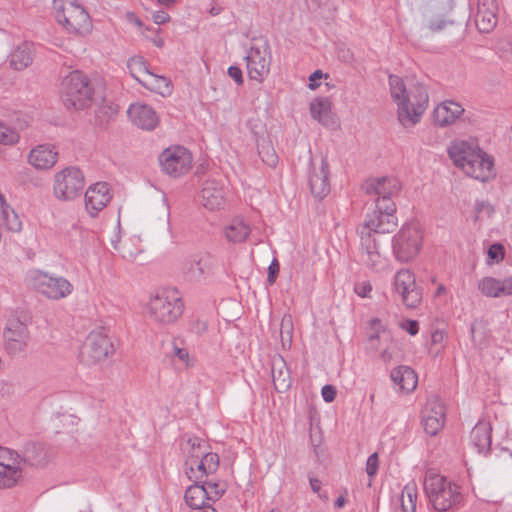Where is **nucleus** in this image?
<instances>
[{"label": "nucleus", "instance_id": "1", "mask_svg": "<svg viewBox=\"0 0 512 512\" xmlns=\"http://www.w3.org/2000/svg\"><path fill=\"white\" fill-rule=\"evenodd\" d=\"M390 95L397 105V119L404 128L414 127L428 107V91L424 84L406 86L402 78L389 76Z\"/></svg>", "mask_w": 512, "mask_h": 512}, {"label": "nucleus", "instance_id": "2", "mask_svg": "<svg viewBox=\"0 0 512 512\" xmlns=\"http://www.w3.org/2000/svg\"><path fill=\"white\" fill-rule=\"evenodd\" d=\"M184 301L175 287H158L149 294L146 304L149 319L160 326L175 324L183 315Z\"/></svg>", "mask_w": 512, "mask_h": 512}, {"label": "nucleus", "instance_id": "3", "mask_svg": "<svg viewBox=\"0 0 512 512\" xmlns=\"http://www.w3.org/2000/svg\"><path fill=\"white\" fill-rule=\"evenodd\" d=\"M423 490L429 504L437 512L454 509L462 501L460 487L434 470L426 471Z\"/></svg>", "mask_w": 512, "mask_h": 512}, {"label": "nucleus", "instance_id": "4", "mask_svg": "<svg viewBox=\"0 0 512 512\" xmlns=\"http://www.w3.org/2000/svg\"><path fill=\"white\" fill-rule=\"evenodd\" d=\"M26 281L35 291L52 301L68 298L74 292V285L67 278L40 269L29 270Z\"/></svg>", "mask_w": 512, "mask_h": 512}, {"label": "nucleus", "instance_id": "5", "mask_svg": "<svg viewBox=\"0 0 512 512\" xmlns=\"http://www.w3.org/2000/svg\"><path fill=\"white\" fill-rule=\"evenodd\" d=\"M53 11L56 21L67 32L81 35L90 32L91 18L77 0H53Z\"/></svg>", "mask_w": 512, "mask_h": 512}, {"label": "nucleus", "instance_id": "6", "mask_svg": "<svg viewBox=\"0 0 512 512\" xmlns=\"http://www.w3.org/2000/svg\"><path fill=\"white\" fill-rule=\"evenodd\" d=\"M60 92L68 107L85 109L92 102L93 88L88 77L78 70L71 71L63 77Z\"/></svg>", "mask_w": 512, "mask_h": 512}, {"label": "nucleus", "instance_id": "7", "mask_svg": "<svg viewBox=\"0 0 512 512\" xmlns=\"http://www.w3.org/2000/svg\"><path fill=\"white\" fill-rule=\"evenodd\" d=\"M85 175L76 166H68L53 177V195L62 202H71L81 196L85 187Z\"/></svg>", "mask_w": 512, "mask_h": 512}, {"label": "nucleus", "instance_id": "8", "mask_svg": "<svg viewBox=\"0 0 512 512\" xmlns=\"http://www.w3.org/2000/svg\"><path fill=\"white\" fill-rule=\"evenodd\" d=\"M423 232L417 222L405 224L393 237V253L400 262L413 260L422 247Z\"/></svg>", "mask_w": 512, "mask_h": 512}, {"label": "nucleus", "instance_id": "9", "mask_svg": "<svg viewBox=\"0 0 512 512\" xmlns=\"http://www.w3.org/2000/svg\"><path fill=\"white\" fill-rule=\"evenodd\" d=\"M114 353V346L108 336L100 330L91 331L82 344L80 361L86 366L104 362Z\"/></svg>", "mask_w": 512, "mask_h": 512}, {"label": "nucleus", "instance_id": "10", "mask_svg": "<svg viewBox=\"0 0 512 512\" xmlns=\"http://www.w3.org/2000/svg\"><path fill=\"white\" fill-rule=\"evenodd\" d=\"M158 160L161 170L174 178L187 174L193 164L191 152L181 145L167 147L160 153Z\"/></svg>", "mask_w": 512, "mask_h": 512}, {"label": "nucleus", "instance_id": "11", "mask_svg": "<svg viewBox=\"0 0 512 512\" xmlns=\"http://www.w3.org/2000/svg\"><path fill=\"white\" fill-rule=\"evenodd\" d=\"M395 211L396 205L393 201H388L385 205L375 204V209L367 213L358 230L364 231V228H366V232L378 236L393 232L397 226Z\"/></svg>", "mask_w": 512, "mask_h": 512}, {"label": "nucleus", "instance_id": "12", "mask_svg": "<svg viewBox=\"0 0 512 512\" xmlns=\"http://www.w3.org/2000/svg\"><path fill=\"white\" fill-rule=\"evenodd\" d=\"M245 61L249 78L261 83L269 74L271 65L270 47L267 41L252 45L245 56Z\"/></svg>", "mask_w": 512, "mask_h": 512}, {"label": "nucleus", "instance_id": "13", "mask_svg": "<svg viewBox=\"0 0 512 512\" xmlns=\"http://www.w3.org/2000/svg\"><path fill=\"white\" fill-rule=\"evenodd\" d=\"M393 287L407 308H416L421 303V290L416 285L415 276L409 269H400L395 274Z\"/></svg>", "mask_w": 512, "mask_h": 512}, {"label": "nucleus", "instance_id": "14", "mask_svg": "<svg viewBox=\"0 0 512 512\" xmlns=\"http://www.w3.org/2000/svg\"><path fill=\"white\" fill-rule=\"evenodd\" d=\"M130 75L151 91L164 95L170 90L167 78L151 73L141 56L130 58Z\"/></svg>", "mask_w": 512, "mask_h": 512}, {"label": "nucleus", "instance_id": "15", "mask_svg": "<svg viewBox=\"0 0 512 512\" xmlns=\"http://www.w3.org/2000/svg\"><path fill=\"white\" fill-rule=\"evenodd\" d=\"M23 458L18 452L0 446V487L14 486L22 476Z\"/></svg>", "mask_w": 512, "mask_h": 512}, {"label": "nucleus", "instance_id": "16", "mask_svg": "<svg viewBox=\"0 0 512 512\" xmlns=\"http://www.w3.org/2000/svg\"><path fill=\"white\" fill-rule=\"evenodd\" d=\"M216 261L209 254H197L184 259L180 266L182 275L189 281L201 282L214 273Z\"/></svg>", "mask_w": 512, "mask_h": 512}, {"label": "nucleus", "instance_id": "17", "mask_svg": "<svg viewBox=\"0 0 512 512\" xmlns=\"http://www.w3.org/2000/svg\"><path fill=\"white\" fill-rule=\"evenodd\" d=\"M428 8L425 12L427 27L433 32H439L447 26L455 24L449 13L453 7V0H427Z\"/></svg>", "mask_w": 512, "mask_h": 512}, {"label": "nucleus", "instance_id": "18", "mask_svg": "<svg viewBox=\"0 0 512 512\" xmlns=\"http://www.w3.org/2000/svg\"><path fill=\"white\" fill-rule=\"evenodd\" d=\"M30 333L26 324L11 320L4 331V347L12 356L23 353L29 344Z\"/></svg>", "mask_w": 512, "mask_h": 512}, {"label": "nucleus", "instance_id": "19", "mask_svg": "<svg viewBox=\"0 0 512 512\" xmlns=\"http://www.w3.org/2000/svg\"><path fill=\"white\" fill-rule=\"evenodd\" d=\"M400 182L394 177H380L367 180L363 189L368 195L375 196V204L385 205L400 191Z\"/></svg>", "mask_w": 512, "mask_h": 512}, {"label": "nucleus", "instance_id": "20", "mask_svg": "<svg viewBox=\"0 0 512 512\" xmlns=\"http://www.w3.org/2000/svg\"><path fill=\"white\" fill-rule=\"evenodd\" d=\"M445 406L437 397L427 400L422 412V423L427 434L435 436L445 424Z\"/></svg>", "mask_w": 512, "mask_h": 512}, {"label": "nucleus", "instance_id": "21", "mask_svg": "<svg viewBox=\"0 0 512 512\" xmlns=\"http://www.w3.org/2000/svg\"><path fill=\"white\" fill-rule=\"evenodd\" d=\"M112 199V193L106 182H97L85 192V209L92 217H97Z\"/></svg>", "mask_w": 512, "mask_h": 512}, {"label": "nucleus", "instance_id": "22", "mask_svg": "<svg viewBox=\"0 0 512 512\" xmlns=\"http://www.w3.org/2000/svg\"><path fill=\"white\" fill-rule=\"evenodd\" d=\"M498 4L496 0H477L473 19L479 32L490 33L498 23Z\"/></svg>", "mask_w": 512, "mask_h": 512}, {"label": "nucleus", "instance_id": "23", "mask_svg": "<svg viewBox=\"0 0 512 512\" xmlns=\"http://www.w3.org/2000/svg\"><path fill=\"white\" fill-rule=\"evenodd\" d=\"M482 152L478 142L474 139L455 140L448 147V154L454 165L465 170V165L472 159H477Z\"/></svg>", "mask_w": 512, "mask_h": 512}, {"label": "nucleus", "instance_id": "24", "mask_svg": "<svg viewBox=\"0 0 512 512\" xmlns=\"http://www.w3.org/2000/svg\"><path fill=\"white\" fill-rule=\"evenodd\" d=\"M58 161L57 148L49 143L39 144L30 150L27 162L36 170H50Z\"/></svg>", "mask_w": 512, "mask_h": 512}, {"label": "nucleus", "instance_id": "25", "mask_svg": "<svg viewBox=\"0 0 512 512\" xmlns=\"http://www.w3.org/2000/svg\"><path fill=\"white\" fill-rule=\"evenodd\" d=\"M309 186L315 198L323 199L330 192L329 164L325 158L319 165L312 163L309 175Z\"/></svg>", "mask_w": 512, "mask_h": 512}, {"label": "nucleus", "instance_id": "26", "mask_svg": "<svg viewBox=\"0 0 512 512\" xmlns=\"http://www.w3.org/2000/svg\"><path fill=\"white\" fill-rule=\"evenodd\" d=\"M200 202L210 211L220 210L225 206V192L217 180H206L200 191Z\"/></svg>", "mask_w": 512, "mask_h": 512}, {"label": "nucleus", "instance_id": "27", "mask_svg": "<svg viewBox=\"0 0 512 512\" xmlns=\"http://www.w3.org/2000/svg\"><path fill=\"white\" fill-rule=\"evenodd\" d=\"M130 118L136 127L146 131L154 130L159 124L157 113L145 104L130 105Z\"/></svg>", "mask_w": 512, "mask_h": 512}, {"label": "nucleus", "instance_id": "28", "mask_svg": "<svg viewBox=\"0 0 512 512\" xmlns=\"http://www.w3.org/2000/svg\"><path fill=\"white\" fill-rule=\"evenodd\" d=\"M493 166V159L482 151L477 159H472L465 165L464 173L476 180L485 182L494 176Z\"/></svg>", "mask_w": 512, "mask_h": 512}, {"label": "nucleus", "instance_id": "29", "mask_svg": "<svg viewBox=\"0 0 512 512\" xmlns=\"http://www.w3.org/2000/svg\"><path fill=\"white\" fill-rule=\"evenodd\" d=\"M464 112V108L454 101H444L433 112L434 123L440 127L453 124Z\"/></svg>", "mask_w": 512, "mask_h": 512}, {"label": "nucleus", "instance_id": "30", "mask_svg": "<svg viewBox=\"0 0 512 512\" xmlns=\"http://www.w3.org/2000/svg\"><path fill=\"white\" fill-rule=\"evenodd\" d=\"M34 59V46L30 42H22L10 52L8 62L12 69L22 71L29 67Z\"/></svg>", "mask_w": 512, "mask_h": 512}, {"label": "nucleus", "instance_id": "31", "mask_svg": "<svg viewBox=\"0 0 512 512\" xmlns=\"http://www.w3.org/2000/svg\"><path fill=\"white\" fill-rule=\"evenodd\" d=\"M274 387L278 392H285L292 383L289 369L282 357L274 358L271 367Z\"/></svg>", "mask_w": 512, "mask_h": 512}, {"label": "nucleus", "instance_id": "32", "mask_svg": "<svg viewBox=\"0 0 512 512\" xmlns=\"http://www.w3.org/2000/svg\"><path fill=\"white\" fill-rule=\"evenodd\" d=\"M471 442L478 453H487L491 446V427L488 423H478L470 434Z\"/></svg>", "mask_w": 512, "mask_h": 512}, {"label": "nucleus", "instance_id": "33", "mask_svg": "<svg viewBox=\"0 0 512 512\" xmlns=\"http://www.w3.org/2000/svg\"><path fill=\"white\" fill-rule=\"evenodd\" d=\"M391 379L403 391H413L417 386V376L410 367L399 366L391 372Z\"/></svg>", "mask_w": 512, "mask_h": 512}, {"label": "nucleus", "instance_id": "34", "mask_svg": "<svg viewBox=\"0 0 512 512\" xmlns=\"http://www.w3.org/2000/svg\"><path fill=\"white\" fill-rule=\"evenodd\" d=\"M249 234L250 227L241 218L232 219L224 228V236L231 243H242Z\"/></svg>", "mask_w": 512, "mask_h": 512}, {"label": "nucleus", "instance_id": "35", "mask_svg": "<svg viewBox=\"0 0 512 512\" xmlns=\"http://www.w3.org/2000/svg\"><path fill=\"white\" fill-rule=\"evenodd\" d=\"M369 348L373 350H381L386 343H391V334L384 329L379 319L371 321V333L368 337Z\"/></svg>", "mask_w": 512, "mask_h": 512}, {"label": "nucleus", "instance_id": "36", "mask_svg": "<svg viewBox=\"0 0 512 512\" xmlns=\"http://www.w3.org/2000/svg\"><path fill=\"white\" fill-rule=\"evenodd\" d=\"M184 499L186 504L196 511L210 507L206 504V501L209 500L203 485L194 484L189 486L185 491Z\"/></svg>", "mask_w": 512, "mask_h": 512}, {"label": "nucleus", "instance_id": "37", "mask_svg": "<svg viewBox=\"0 0 512 512\" xmlns=\"http://www.w3.org/2000/svg\"><path fill=\"white\" fill-rule=\"evenodd\" d=\"M310 113L313 119L328 126L331 121V102L327 98H317L310 103Z\"/></svg>", "mask_w": 512, "mask_h": 512}, {"label": "nucleus", "instance_id": "38", "mask_svg": "<svg viewBox=\"0 0 512 512\" xmlns=\"http://www.w3.org/2000/svg\"><path fill=\"white\" fill-rule=\"evenodd\" d=\"M130 23H132L139 34L150 40L156 47L162 48L164 46V39L158 35L159 28L154 26H146L138 17L130 13Z\"/></svg>", "mask_w": 512, "mask_h": 512}, {"label": "nucleus", "instance_id": "39", "mask_svg": "<svg viewBox=\"0 0 512 512\" xmlns=\"http://www.w3.org/2000/svg\"><path fill=\"white\" fill-rule=\"evenodd\" d=\"M418 487L414 480L408 482L402 489L400 503L402 512H416Z\"/></svg>", "mask_w": 512, "mask_h": 512}, {"label": "nucleus", "instance_id": "40", "mask_svg": "<svg viewBox=\"0 0 512 512\" xmlns=\"http://www.w3.org/2000/svg\"><path fill=\"white\" fill-rule=\"evenodd\" d=\"M481 294L488 298H501L502 279L492 276L481 278L477 283Z\"/></svg>", "mask_w": 512, "mask_h": 512}, {"label": "nucleus", "instance_id": "41", "mask_svg": "<svg viewBox=\"0 0 512 512\" xmlns=\"http://www.w3.org/2000/svg\"><path fill=\"white\" fill-rule=\"evenodd\" d=\"M360 238V255L365 256L369 252H379V240L378 235L372 234L370 232H366V228L364 231L357 230Z\"/></svg>", "mask_w": 512, "mask_h": 512}, {"label": "nucleus", "instance_id": "42", "mask_svg": "<svg viewBox=\"0 0 512 512\" xmlns=\"http://www.w3.org/2000/svg\"><path fill=\"white\" fill-rule=\"evenodd\" d=\"M361 261L370 270L379 273L388 267V261L380 252H369L365 256H361Z\"/></svg>", "mask_w": 512, "mask_h": 512}, {"label": "nucleus", "instance_id": "43", "mask_svg": "<svg viewBox=\"0 0 512 512\" xmlns=\"http://www.w3.org/2000/svg\"><path fill=\"white\" fill-rule=\"evenodd\" d=\"M293 337V320L291 315L285 314L280 323V338L283 347H290Z\"/></svg>", "mask_w": 512, "mask_h": 512}, {"label": "nucleus", "instance_id": "44", "mask_svg": "<svg viewBox=\"0 0 512 512\" xmlns=\"http://www.w3.org/2000/svg\"><path fill=\"white\" fill-rule=\"evenodd\" d=\"M202 465H206V473H214L219 467V456L216 453L207 452L206 449L200 451Z\"/></svg>", "mask_w": 512, "mask_h": 512}, {"label": "nucleus", "instance_id": "45", "mask_svg": "<svg viewBox=\"0 0 512 512\" xmlns=\"http://www.w3.org/2000/svg\"><path fill=\"white\" fill-rule=\"evenodd\" d=\"M202 485L207 491V498L209 501H216L225 492V485L220 482L207 481Z\"/></svg>", "mask_w": 512, "mask_h": 512}, {"label": "nucleus", "instance_id": "46", "mask_svg": "<svg viewBox=\"0 0 512 512\" xmlns=\"http://www.w3.org/2000/svg\"><path fill=\"white\" fill-rule=\"evenodd\" d=\"M18 140V133L0 122V143L4 145H13L17 143Z\"/></svg>", "mask_w": 512, "mask_h": 512}, {"label": "nucleus", "instance_id": "47", "mask_svg": "<svg viewBox=\"0 0 512 512\" xmlns=\"http://www.w3.org/2000/svg\"><path fill=\"white\" fill-rule=\"evenodd\" d=\"M187 464L190 466L191 472H194V467H196V470L200 474V477L208 476L211 474L206 473V465H202L200 454H192L191 456H189Z\"/></svg>", "mask_w": 512, "mask_h": 512}, {"label": "nucleus", "instance_id": "48", "mask_svg": "<svg viewBox=\"0 0 512 512\" xmlns=\"http://www.w3.org/2000/svg\"><path fill=\"white\" fill-rule=\"evenodd\" d=\"M187 445L190 447V449H189L190 456L192 454L200 453V451H203V449H206L205 441L198 437H195V436L188 438Z\"/></svg>", "mask_w": 512, "mask_h": 512}, {"label": "nucleus", "instance_id": "49", "mask_svg": "<svg viewBox=\"0 0 512 512\" xmlns=\"http://www.w3.org/2000/svg\"><path fill=\"white\" fill-rule=\"evenodd\" d=\"M371 291L372 285L369 281L358 282L354 285V292L362 298L370 297Z\"/></svg>", "mask_w": 512, "mask_h": 512}, {"label": "nucleus", "instance_id": "50", "mask_svg": "<svg viewBox=\"0 0 512 512\" xmlns=\"http://www.w3.org/2000/svg\"><path fill=\"white\" fill-rule=\"evenodd\" d=\"M378 470V456L377 453L371 454L366 462V472L372 477L377 473Z\"/></svg>", "mask_w": 512, "mask_h": 512}, {"label": "nucleus", "instance_id": "51", "mask_svg": "<svg viewBox=\"0 0 512 512\" xmlns=\"http://www.w3.org/2000/svg\"><path fill=\"white\" fill-rule=\"evenodd\" d=\"M280 270L279 262L276 258L273 259L271 264L268 267V277L267 281L269 284H273L278 276Z\"/></svg>", "mask_w": 512, "mask_h": 512}, {"label": "nucleus", "instance_id": "52", "mask_svg": "<svg viewBox=\"0 0 512 512\" xmlns=\"http://www.w3.org/2000/svg\"><path fill=\"white\" fill-rule=\"evenodd\" d=\"M400 327L412 336L416 335L419 331V324L415 320L402 321Z\"/></svg>", "mask_w": 512, "mask_h": 512}, {"label": "nucleus", "instance_id": "53", "mask_svg": "<svg viewBox=\"0 0 512 512\" xmlns=\"http://www.w3.org/2000/svg\"><path fill=\"white\" fill-rule=\"evenodd\" d=\"M229 77H231L237 85L243 84V73L238 66H230L227 71Z\"/></svg>", "mask_w": 512, "mask_h": 512}, {"label": "nucleus", "instance_id": "54", "mask_svg": "<svg viewBox=\"0 0 512 512\" xmlns=\"http://www.w3.org/2000/svg\"><path fill=\"white\" fill-rule=\"evenodd\" d=\"M393 347H394V343H393V340L391 339V343H386L384 345V347L381 349L380 351V358L382 361L384 362H389L392 360L393 358Z\"/></svg>", "mask_w": 512, "mask_h": 512}, {"label": "nucleus", "instance_id": "55", "mask_svg": "<svg viewBox=\"0 0 512 512\" xmlns=\"http://www.w3.org/2000/svg\"><path fill=\"white\" fill-rule=\"evenodd\" d=\"M173 355L177 357L181 362H183L186 366H189V353L187 349L180 348L176 345L173 347Z\"/></svg>", "mask_w": 512, "mask_h": 512}, {"label": "nucleus", "instance_id": "56", "mask_svg": "<svg viewBox=\"0 0 512 512\" xmlns=\"http://www.w3.org/2000/svg\"><path fill=\"white\" fill-rule=\"evenodd\" d=\"M259 155L267 165L273 167L277 164L278 158L273 151H259Z\"/></svg>", "mask_w": 512, "mask_h": 512}, {"label": "nucleus", "instance_id": "57", "mask_svg": "<svg viewBox=\"0 0 512 512\" xmlns=\"http://www.w3.org/2000/svg\"><path fill=\"white\" fill-rule=\"evenodd\" d=\"M322 397L325 402H332L336 397V389L332 385H325L322 387Z\"/></svg>", "mask_w": 512, "mask_h": 512}, {"label": "nucleus", "instance_id": "58", "mask_svg": "<svg viewBox=\"0 0 512 512\" xmlns=\"http://www.w3.org/2000/svg\"><path fill=\"white\" fill-rule=\"evenodd\" d=\"M207 329V323L201 319H195L191 322V331L197 335L204 333Z\"/></svg>", "mask_w": 512, "mask_h": 512}, {"label": "nucleus", "instance_id": "59", "mask_svg": "<svg viewBox=\"0 0 512 512\" xmlns=\"http://www.w3.org/2000/svg\"><path fill=\"white\" fill-rule=\"evenodd\" d=\"M323 77L327 78L328 75L327 74L324 75L321 70L314 71L309 77V85H308L309 88L312 90H315L316 88H318L319 84L316 81Z\"/></svg>", "mask_w": 512, "mask_h": 512}, {"label": "nucleus", "instance_id": "60", "mask_svg": "<svg viewBox=\"0 0 512 512\" xmlns=\"http://www.w3.org/2000/svg\"><path fill=\"white\" fill-rule=\"evenodd\" d=\"M512 296V276L502 279L501 297Z\"/></svg>", "mask_w": 512, "mask_h": 512}, {"label": "nucleus", "instance_id": "61", "mask_svg": "<svg viewBox=\"0 0 512 512\" xmlns=\"http://www.w3.org/2000/svg\"><path fill=\"white\" fill-rule=\"evenodd\" d=\"M153 21L157 25H161L170 21V16L165 11H157L153 13Z\"/></svg>", "mask_w": 512, "mask_h": 512}, {"label": "nucleus", "instance_id": "62", "mask_svg": "<svg viewBox=\"0 0 512 512\" xmlns=\"http://www.w3.org/2000/svg\"><path fill=\"white\" fill-rule=\"evenodd\" d=\"M117 112H118L117 106L111 103V104H106V105H103L102 107H100L98 113L105 114V115L107 114L108 118H111ZM98 117L100 118L101 116L98 115Z\"/></svg>", "mask_w": 512, "mask_h": 512}, {"label": "nucleus", "instance_id": "63", "mask_svg": "<svg viewBox=\"0 0 512 512\" xmlns=\"http://www.w3.org/2000/svg\"><path fill=\"white\" fill-rule=\"evenodd\" d=\"M502 246L500 244H493L489 250L488 255L491 259H498L499 255L501 254Z\"/></svg>", "mask_w": 512, "mask_h": 512}, {"label": "nucleus", "instance_id": "64", "mask_svg": "<svg viewBox=\"0 0 512 512\" xmlns=\"http://www.w3.org/2000/svg\"><path fill=\"white\" fill-rule=\"evenodd\" d=\"M475 211H476L477 214L482 213L484 211L487 212V213H491L492 212V208L489 205V203L481 201V202H476V204H475Z\"/></svg>", "mask_w": 512, "mask_h": 512}]
</instances>
